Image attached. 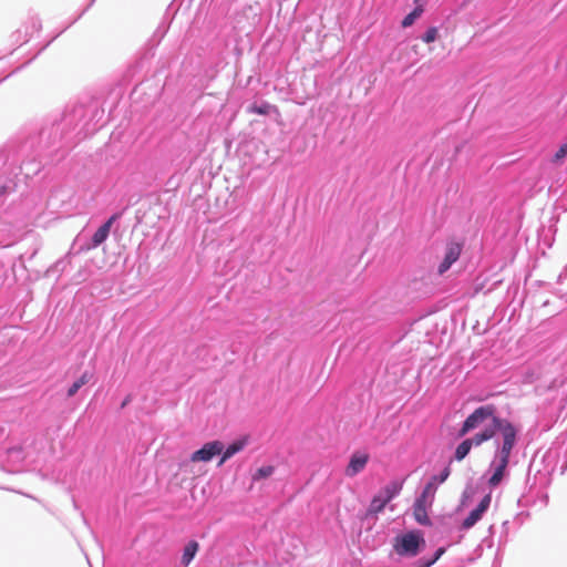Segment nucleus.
<instances>
[{
  "instance_id": "obj_5",
  "label": "nucleus",
  "mask_w": 567,
  "mask_h": 567,
  "mask_svg": "<svg viewBox=\"0 0 567 567\" xmlns=\"http://www.w3.org/2000/svg\"><path fill=\"white\" fill-rule=\"evenodd\" d=\"M424 545V539L419 532H410L402 537L396 538L394 549L399 555L415 556L419 553L420 546Z\"/></svg>"
},
{
  "instance_id": "obj_7",
  "label": "nucleus",
  "mask_w": 567,
  "mask_h": 567,
  "mask_svg": "<svg viewBox=\"0 0 567 567\" xmlns=\"http://www.w3.org/2000/svg\"><path fill=\"white\" fill-rule=\"evenodd\" d=\"M492 501V495L487 494L483 497L476 508H474L468 516L463 520L462 528L470 529L472 528L481 518L483 514L488 509Z\"/></svg>"
},
{
  "instance_id": "obj_22",
  "label": "nucleus",
  "mask_w": 567,
  "mask_h": 567,
  "mask_svg": "<svg viewBox=\"0 0 567 567\" xmlns=\"http://www.w3.org/2000/svg\"><path fill=\"white\" fill-rule=\"evenodd\" d=\"M450 474H451V470H450V467H449V466H446V467L442 471V473H441L439 476H436V477H437V480H436V484H437V483H444V482L447 480V477L450 476Z\"/></svg>"
},
{
  "instance_id": "obj_16",
  "label": "nucleus",
  "mask_w": 567,
  "mask_h": 567,
  "mask_svg": "<svg viewBox=\"0 0 567 567\" xmlns=\"http://www.w3.org/2000/svg\"><path fill=\"white\" fill-rule=\"evenodd\" d=\"M472 444L471 442L465 439L464 441H462L455 449V452H454V460L457 461V462H461L463 461L467 455L468 453L471 452V449H472Z\"/></svg>"
},
{
  "instance_id": "obj_2",
  "label": "nucleus",
  "mask_w": 567,
  "mask_h": 567,
  "mask_svg": "<svg viewBox=\"0 0 567 567\" xmlns=\"http://www.w3.org/2000/svg\"><path fill=\"white\" fill-rule=\"evenodd\" d=\"M511 427L514 433V443L517 440V430L516 427L507 420L501 417H494L493 422H491L487 426H485L482 431L468 437L467 440L471 442L472 446H480L483 443L492 440L496 432L499 431L502 437L504 439L505 429Z\"/></svg>"
},
{
  "instance_id": "obj_24",
  "label": "nucleus",
  "mask_w": 567,
  "mask_h": 567,
  "mask_svg": "<svg viewBox=\"0 0 567 567\" xmlns=\"http://www.w3.org/2000/svg\"><path fill=\"white\" fill-rule=\"evenodd\" d=\"M421 0H414V3L420 4Z\"/></svg>"
},
{
  "instance_id": "obj_12",
  "label": "nucleus",
  "mask_w": 567,
  "mask_h": 567,
  "mask_svg": "<svg viewBox=\"0 0 567 567\" xmlns=\"http://www.w3.org/2000/svg\"><path fill=\"white\" fill-rule=\"evenodd\" d=\"M436 475L431 477L429 483L425 485L422 494L420 495V497H417V502L425 503L429 505L433 504L436 493Z\"/></svg>"
},
{
  "instance_id": "obj_8",
  "label": "nucleus",
  "mask_w": 567,
  "mask_h": 567,
  "mask_svg": "<svg viewBox=\"0 0 567 567\" xmlns=\"http://www.w3.org/2000/svg\"><path fill=\"white\" fill-rule=\"evenodd\" d=\"M121 213L113 214L102 226L97 228L92 237V244L94 246H100L105 241L110 235L112 226L121 217Z\"/></svg>"
},
{
  "instance_id": "obj_4",
  "label": "nucleus",
  "mask_w": 567,
  "mask_h": 567,
  "mask_svg": "<svg viewBox=\"0 0 567 567\" xmlns=\"http://www.w3.org/2000/svg\"><path fill=\"white\" fill-rule=\"evenodd\" d=\"M402 486L399 483L392 482L383 487L371 501L368 515H377L381 513L386 504L401 491Z\"/></svg>"
},
{
  "instance_id": "obj_14",
  "label": "nucleus",
  "mask_w": 567,
  "mask_h": 567,
  "mask_svg": "<svg viewBox=\"0 0 567 567\" xmlns=\"http://www.w3.org/2000/svg\"><path fill=\"white\" fill-rule=\"evenodd\" d=\"M93 378V373L90 371H84L81 377L72 383V385L68 389L66 395L68 398L74 396L78 391L85 384H87Z\"/></svg>"
},
{
  "instance_id": "obj_19",
  "label": "nucleus",
  "mask_w": 567,
  "mask_h": 567,
  "mask_svg": "<svg viewBox=\"0 0 567 567\" xmlns=\"http://www.w3.org/2000/svg\"><path fill=\"white\" fill-rule=\"evenodd\" d=\"M567 157V143L563 144L558 151L554 154L551 158V163L555 165H560L563 161Z\"/></svg>"
},
{
  "instance_id": "obj_9",
  "label": "nucleus",
  "mask_w": 567,
  "mask_h": 567,
  "mask_svg": "<svg viewBox=\"0 0 567 567\" xmlns=\"http://www.w3.org/2000/svg\"><path fill=\"white\" fill-rule=\"evenodd\" d=\"M369 456L367 454H353L346 468V475L354 476L360 473L367 465Z\"/></svg>"
},
{
  "instance_id": "obj_25",
  "label": "nucleus",
  "mask_w": 567,
  "mask_h": 567,
  "mask_svg": "<svg viewBox=\"0 0 567 567\" xmlns=\"http://www.w3.org/2000/svg\"><path fill=\"white\" fill-rule=\"evenodd\" d=\"M127 404V400H125L123 403H122V406H125Z\"/></svg>"
},
{
  "instance_id": "obj_11",
  "label": "nucleus",
  "mask_w": 567,
  "mask_h": 567,
  "mask_svg": "<svg viewBox=\"0 0 567 567\" xmlns=\"http://www.w3.org/2000/svg\"><path fill=\"white\" fill-rule=\"evenodd\" d=\"M431 506L432 505L415 501L413 506V516L419 524L424 526L431 525V519L427 516V508Z\"/></svg>"
},
{
  "instance_id": "obj_1",
  "label": "nucleus",
  "mask_w": 567,
  "mask_h": 567,
  "mask_svg": "<svg viewBox=\"0 0 567 567\" xmlns=\"http://www.w3.org/2000/svg\"><path fill=\"white\" fill-rule=\"evenodd\" d=\"M514 446V433L508 426L507 429H505L504 442L499 451L498 465L495 467L493 475L488 480V484L491 487H496L504 478L506 468L509 463L511 453Z\"/></svg>"
},
{
  "instance_id": "obj_3",
  "label": "nucleus",
  "mask_w": 567,
  "mask_h": 567,
  "mask_svg": "<svg viewBox=\"0 0 567 567\" xmlns=\"http://www.w3.org/2000/svg\"><path fill=\"white\" fill-rule=\"evenodd\" d=\"M495 412L496 408L493 404L478 406L465 419L458 431V436L466 435L468 432L480 427L487 420L493 422V419L497 417Z\"/></svg>"
},
{
  "instance_id": "obj_10",
  "label": "nucleus",
  "mask_w": 567,
  "mask_h": 567,
  "mask_svg": "<svg viewBox=\"0 0 567 567\" xmlns=\"http://www.w3.org/2000/svg\"><path fill=\"white\" fill-rule=\"evenodd\" d=\"M247 112L251 114H258V115H270L272 113L279 115V109L276 105H272L268 102H261V103H252L247 107Z\"/></svg>"
},
{
  "instance_id": "obj_6",
  "label": "nucleus",
  "mask_w": 567,
  "mask_h": 567,
  "mask_svg": "<svg viewBox=\"0 0 567 567\" xmlns=\"http://www.w3.org/2000/svg\"><path fill=\"white\" fill-rule=\"evenodd\" d=\"M224 450V443L215 440L205 443L199 450L192 453L189 460L193 463L210 462L215 456L220 455Z\"/></svg>"
},
{
  "instance_id": "obj_17",
  "label": "nucleus",
  "mask_w": 567,
  "mask_h": 567,
  "mask_svg": "<svg viewBox=\"0 0 567 567\" xmlns=\"http://www.w3.org/2000/svg\"><path fill=\"white\" fill-rule=\"evenodd\" d=\"M197 550H198V543L189 542L184 548V553L182 556V563L184 565H188L192 561V559L195 557Z\"/></svg>"
},
{
  "instance_id": "obj_20",
  "label": "nucleus",
  "mask_w": 567,
  "mask_h": 567,
  "mask_svg": "<svg viewBox=\"0 0 567 567\" xmlns=\"http://www.w3.org/2000/svg\"><path fill=\"white\" fill-rule=\"evenodd\" d=\"M275 468L274 466H264L257 470V472L254 474L252 478L255 481L269 477L274 473Z\"/></svg>"
},
{
  "instance_id": "obj_15",
  "label": "nucleus",
  "mask_w": 567,
  "mask_h": 567,
  "mask_svg": "<svg viewBox=\"0 0 567 567\" xmlns=\"http://www.w3.org/2000/svg\"><path fill=\"white\" fill-rule=\"evenodd\" d=\"M458 258L460 250H447L437 268L439 275H443L444 272H446Z\"/></svg>"
},
{
  "instance_id": "obj_21",
  "label": "nucleus",
  "mask_w": 567,
  "mask_h": 567,
  "mask_svg": "<svg viewBox=\"0 0 567 567\" xmlns=\"http://www.w3.org/2000/svg\"><path fill=\"white\" fill-rule=\"evenodd\" d=\"M439 37V30L436 27L429 28L425 33L422 37L423 42L425 43H432L434 42Z\"/></svg>"
},
{
  "instance_id": "obj_18",
  "label": "nucleus",
  "mask_w": 567,
  "mask_h": 567,
  "mask_svg": "<svg viewBox=\"0 0 567 567\" xmlns=\"http://www.w3.org/2000/svg\"><path fill=\"white\" fill-rule=\"evenodd\" d=\"M424 9H423V6L422 4H419L415 7V9L410 12L406 17H404V19L402 20L401 22V25L403 28H408V27H411L414 21L421 17V14L423 13Z\"/></svg>"
},
{
  "instance_id": "obj_13",
  "label": "nucleus",
  "mask_w": 567,
  "mask_h": 567,
  "mask_svg": "<svg viewBox=\"0 0 567 567\" xmlns=\"http://www.w3.org/2000/svg\"><path fill=\"white\" fill-rule=\"evenodd\" d=\"M246 445L245 440L235 441L231 444H229L226 449L224 447L221 452V457L218 462V466H221L227 460L233 457L235 454L239 453L244 450Z\"/></svg>"
},
{
  "instance_id": "obj_23",
  "label": "nucleus",
  "mask_w": 567,
  "mask_h": 567,
  "mask_svg": "<svg viewBox=\"0 0 567 567\" xmlns=\"http://www.w3.org/2000/svg\"><path fill=\"white\" fill-rule=\"evenodd\" d=\"M443 553H444V548H439L436 554H435V556H434V558L429 560V561H426V563H424L422 567H430V566H432L441 557V555Z\"/></svg>"
}]
</instances>
